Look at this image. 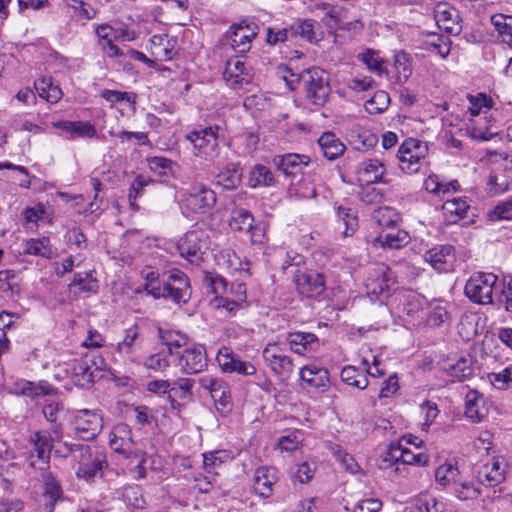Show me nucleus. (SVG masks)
I'll return each instance as SVG.
<instances>
[{"label":"nucleus","instance_id":"obj_40","mask_svg":"<svg viewBox=\"0 0 512 512\" xmlns=\"http://www.w3.org/2000/svg\"><path fill=\"white\" fill-rule=\"evenodd\" d=\"M512 180L505 170H493L490 172L487 180L489 192L493 195H500L510 189Z\"/></svg>","mask_w":512,"mask_h":512},{"label":"nucleus","instance_id":"obj_54","mask_svg":"<svg viewBox=\"0 0 512 512\" xmlns=\"http://www.w3.org/2000/svg\"><path fill=\"white\" fill-rule=\"evenodd\" d=\"M390 103L389 94L384 90H378L365 102V109L369 114H379L385 111Z\"/></svg>","mask_w":512,"mask_h":512},{"label":"nucleus","instance_id":"obj_34","mask_svg":"<svg viewBox=\"0 0 512 512\" xmlns=\"http://www.w3.org/2000/svg\"><path fill=\"white\" fill-rule=\"evenodd\" d=\"M248 184L251 188L273 187L277 185V180L269 167L256 164L250 170Z\"/></svg>","mask_w":512,"mask_h":512},{"label":"nucleus","instance_id":"obj_30","mask_svg":"<svg viewBox=\"0 0 512 512\" xmlns=\"http://www.w3.org/2000/svg\"><path fill=\"white\" fill-rule=\"evenodd\" d=\"M29 442L33 445V451L36 452L37 458L47 463L51 456L53 448V438L48 431H35L30 435Z\"/></svg>","mask_w":512,"mask_h":512},{"label":"nucleus","instance_id":"obj_42","mask_svg":"<svg viewBox=\"0 0 512 512\" xmlns=\"http://www.w3.org/2000/svg\"><path fill=\"white\" fill-rule=\"evenodd\" d=\"M357 59L363 63L369 71L379 76H381L386 71L385 61L380 56L378 51L365 49L363 52L357 55Z\"/></svg>","mask_w":512,"mask_h":512},{"label":"nucleus","instance_id":"obj_33","mask_svg":"<svg viewBox=\"0 0 512 512\" xmlns=\"http://www.w3.org/2000/svg\"><path fill=\"white\" fill-rule=\"evenodd\" d=\"M451 40L449 37L431 33L422 42V48L432 54L440 56L445 59L451 51Z\"/></svg>","mask_w":512,"mask_h":512},{"label":"nucleus","instance_id":"obj_12","mask_svg":"<svg viewBox=\"0 0 512 512\" xmlns=\"http://www.w3.org/2000/svg\"><path fill=\"white\" fill-rule=\"evenodd\" d=\"M205 242L202 233L197 230L188 231L177 243L180 256L192 265H199L203 260Z\"/></svg>","mask_w":512,"mask_h":512},{"label":"nucleus","instance_id":"obj_9","mask_svg":"<svg viewBox=\"0 0 512 512\" xmlns=\"http://www.w3.org/2000/svg\"><path fill=\"white\" fill-rule=\"evenodd\" d=\"M73 426L78 437L92 440L103 428L102 414L99 410H79L74 416Z\"/></svg>","mask_w":512,"mask_h":512},{"label":"nucleus","instance_id":"obj_7","mask_svg":"<svg viewBox=\"0 0 512 512\" xmlns=\"http://www.w3.org/2000/svg\"><path fill=\"white\" fill-rule=\"evenodd\" d=\"M293 283L297 293L308 299H319L326 290V277L323 273L308 269H296Z\"/></svg>","mask_w":512,"mask_h":512},{"label":"nucleus","instance_id":"obj_10","mask_svg":"<svg viewBox=\"0 0 512 512\" xmlns=\"http://www.w3.org/2000/svg\"><path fill=\"white\" fill-rule=\"evenodd\" d=\"M272 164L285 178L292 181L298 174H303L304 170L312 165V162L306 154L286 153L273 156Z\"/></svg>","mask_w":512,"mask_h":512},{"label":"nucleus","instance_id":"obj_49","mask_svg":"<svg viewBox=\"0 0 512 512\" xmlns=\"http://www.w3.org/2000/svg\"><path fill=\"white\" fill-rule=\"evenodd\" d=\"M334 210L338 220L345 226L344 234H353L358 227V219L352 208L335 203Z\"/></svg>","mask_w":512,"mask_h":512},{"label":"nucleus","instance_id":"obj_60","mask_svg":"<svg viewBox=\"0 0 512 512\" xmlns=\"http://www.w3.org/2000/svg\"><path fill=\"white\" fill-rule=\"evenodd\" d=\"M489 380L491 384L499 390L509 388L512 383V368L506 367L498 373H491Z\"/></svg>","mask_w":512,"mask_h":512},{"label":"nucleus","instance_id":"obj_56","mask_svg":"<svg viewBox=\"0 0 512 512\" xmlns=\"http://www.w3.org/2000/svg\"><path fill=\"white\" fill-rule=\"evenodd\" d=\"M405 451V446H403L401 441L392 442L389 444L387 451L382 456V462L389 463V465H396L395 470L399 471V464H401L403 460V455Z\"/></svg>","mask_w":512,"mask_h":512},{"label":"nucleus","instance_id":"obj_43","mask_svg":"<svg viewBox=\"0 0 512 512\" xmlns=\"http://www.w3.org/2000/svg\"><path fill=\"white\" fill-rule=\"evenodd\" d=\"M159 336L162 343L167 346L170 355L178 354L175 349H179L188 343L187 335L173 330H162L159 329Z\"/></svg>","mask_w":512,"mask_h":512},{"label":"nucleus","instance_id":"obj_14","mask_svg":"<svg viewBox=\"0 0 512 512\" xmlns=\"http://www.w3.org/2000/svg\"><path fill=\"white\" fill-rule=\"evenodd\" d=\"M109 445L115 452L124 455L126 458L134 455L140 457L139 452L132 450L134 441L132 438L131 428L124 423L117 424L114 426L110 433Z\"/></svg>","mask_w":512,"mask_h":512},{"label":"nucleus","instance_id":"obj_4","mask_svg":"<svg viewBox=\"0 0 512 512\" xmlns=\"http://www.w3.org/2000/svg\"><path fill=\"white\" fill-rule=\"evenodd\" d=\"M427 153V143L415 138L406 139L397 152L400 169L407 174L419 172L427 164Z\"/></svg>","mask_w":512,"mask_h":512},{"label":"nucleus","instance_id":"obj_37","mask_svg":"<svg viewBox=\"0 0 512 512\" xmlns=\"http://www.w3.org/2000/svg\"><path fill=\"white\" fill-rule=\"evenodd\" d=\"M490 23L501 41L512 48V15L497 13L490 17Z\"/></svg>","mask_w":512,"mask_h":512},{"label":"nucleus","instance_id":"obj_61","mask_svg":"<svg viewBox=\"0 0 512 512\" xmlns=\"http://www.w3.org/2000/svg\"><path fill=\"white\" fill-rule=\"evenodd\" d=\"M242 181V168L240 164L226 165V190L235 189Z\"/></svg>","mask_w":512,"mask_h":512},{"label":"nucleus","instance_id":"obj_35","mask_svg":"<svg viewBox=\"0 0 512 512\" xmlns=\"http://www.w3.org/2000/svg\"><path fill=\"white\" fill-rule=\"evenodd\" d=\"M392 271L388 267H379L375 270V279L369 278L366 282L368 293L382 295L389 291Z\"/></svg>","mask_w":512,"mask_h":512},{"label":"nucleus","instance_id":"obj_2","mask_svg":"<svg viewBox=\"0 0 512 512\" xmlns=\"http://www.w3.org/2000/svg\"><path fill=\"white\" fill-rule=\"evenodd\" d=\"M65 446L78 461V477L92 481L95 477L102 475L103 467L107 464L105 454L84 444H65Z\"/></svg>","mask_w":512,"mask_h":512},{"label":"nucleus","instance_id":"obj_50","mask_svg":"<svg viewBox=\"0 0 512 512\" xmlns=\"http://www.w3.org/2000/svg\"><path fill=\"white\" fill-rule=\"evenodd\" d=\"M63 409V403L58 400H46L43 405V416L48 422L54 424V427L52 429L54 434H57L59 432L60 424H58V420Z\"/></svg>","mask_w":512,"mask_h":512},{"label":"nucleus","instance_id":"obj_1","mask_svg":"<svg viewBox=\"0 0 512 512\" xmlns=\"http://www.w3.org/2000/svg\"><path fill=\"white\" fill-rule=\"evenodd\" d=\"M275 76L283 80L290 91L302 84L305 97L313 105L323 106L331 92L327 73L318 67L296 73L288 65L279 64L275 68Z\"/></svg>","mask_w":512,"mask_h":512},{"label":"nucleus","instance_id":"obj_11","mask_svg":"<svg viewBox=\"0 0 512 512\" xmlns=\"http://www.w3.org/2000/svg\"><path fill=\"white\" fill-rule=\"evenodd\" d=\"M231 48L240 54L248 52L251 48V41L257 36V25L241 21L230 26L226 32Z\"/></svg>","mask_w":512,"mask_h":512},{"label":"nucleus","instance_id":"obj_13","mask_svg":"<svg viewBox=\"0 0 512 512\" xmlns=\"http://www.w3.org/2000/svg\"><path fill=\"white\" fill-rule=\"evenodd\" d=\"M424 259L438 272H451L454 269L455 249L452 245H435L427 250Z\"/></svg>","mask_w":512,"mask_h":512},{"label":"nucleus","instance_id":"obj_3","mask_svg":"<svg viewBox=\"0 0 512 512\" xmlns=\"http://www.w3.org/2000/svg\"><path fill=\"white\" fill-rule=\"evenodd\" d=\"M498 277L493 273H474L466 282L464 292L473 303L486 305L493 302V294L498 291Z\"/></svg>","mask_w":512,"mask_h":512},{"label":"nucleus","instance_id":"obj_41","mask_svg":"<svg viewBox=\"0 0 512 512\" xmlns=\"http://www.w3.org/2000/svg\"><path fill=\"white\" fill-rule=\"evenodd\" d=\"M191 297L190 283L181 282L177 285L164 283V299H171L176 304H185Z\"/></svg>","mask_w":512,"mask_h":512},{"label":"nucleus","instance_id":"obj_52","mask_svg":"<svg viewBox=\"0 0 512 512\" xmlns=\"http://www.w3.org/2000/svg\"><path fill=\"white\" fill-rule=\"evenodd\" d=\"M373 218L380 228L383 230L387 229L388 231L396 228L399 220L398 214L389 207H382L376 210Z\"/></svg>","mask_w":512,"mask_h":512},{"label":"nucleus","instance_id":"obj_58","mask_svg":"<svg viewBox=\"0 0 512 512\" xmlns=\"http://www.w3.org/2000/svg\"><path fill=\"white\" fill-rule=\"evenodd\" d=\"M291 35L290 27L281 28L277 25L269 26L266 28L265 41L270 46H275L279 43H284L288 40Z\"/></svg>","mask_w":512,"mask_h":512},{"label":"nucleus","instance_id":"obj_44","mask_svg":"<svg viewBox=\"0 0 512 512\" xmlns=\"http://www.w3.org/2000/svg\"><path fill=\"white\" fill-rule=\"evenodd\" d=\"M141 343L139 328L132 325L125 330L124 339L117 344V351L122 355L133 353Z\"/></svg>","mask_w":512,"mask_h":512},{"label":"nucleus","instance_id":"obj_22","mask_svg":"<svg viewBox=\"0 0 512 512\" xmlns=\"http://www.w3.org/2000/svg\"><path fill=\"white\" fill-rule=\"evenodd\" d=\"M277 481L276 470L273 467H259L253 477V490L261 498H269L273 493V485Z\"/></svg>","mask_w":512,"mask_h":512},{"label":"nucleus","instance_id":"obj_39","mask_svg":"<svg viewBox=\"0 0 512 512\" xmlns=\"http://www.w3.org/2000/svg\"><path fill=\"white\" fill-rule=\"evenodd\" d=\"M200 384L204 389H207L210 392L217 410L222 412L224 409V390H222L223 381L210 375H205L200 379Z\"/></svg>","mask_w":512,"mask_h":512},{"label":"nucleus","instance_id":"obj_59","mask_svg":"<svg viewBox=\"0 0 512 512\" xmlns=\"http://www.w3.org/2000/svg\"><path fill=\"white\" fill-rule=\"evenodd\" d=\"M488 218L491 221L512 220V196L499 202L493 210L489 211Z\"/></svg>","mask_w":512,"mask_h":512},{"label":"nucleus","instance_id":"obj_38","mask_svg":"<svg viewBox=\"0 0 512 512\" xmlns=\"http://www.w3.org/2000/svg\"><path fill=\"white\" fill-rule=\"evenodd\" d=\"M317 27H319V24L313 19L297 20L290 25L291 36L300 37L310 43L316 42L315 30Z\"/></svg>","mask_w":512,"mask_h":512},{"label":"nucleus","instance_id":"obj_26","mask_svg":"<svg viewBox=\"0 0 512 512\" xmlns=\"http://www.w3.org/2000/svg\"><path fill=\"white\" fill-rule=\"evenodd\" d=\"M467 419L473 423H479L486 415L483 396L476 390H469L465 397V411Z\"/></svg>","mask_w":512,"mask_h":512},{"label":"nucleus","instance_id":"obj_5","mask_svg":"<svg viewBox=\"0 0 512 512\" xmlns=\"http://www.w3.org/2000/svg\"><path fill=\"white\" fill-rule=\"evenodd\" d=\"M104 367L105 362L100 355L86 354L71 364V380L76 386L86 388L95 378L101 377Z\"/></svg>","mask_w":512,"mask_h":512},{"label":"nucleus","instance_id":"obj_28","mask_svg":"<svg viewBox=\"0 0 512 512\" xmlns=\"http://www.w3.org/2000/svg\"><path fill=\"white\" fill-rule=\"evenodd\" d=\"M462 472L456 460H447L436 468L434 472L435 481L441 487L451 489Z\"/></svg>","mask_w":512,"mask_h":512},{"label":"nucleus","instance_id":"obj_48","mask_svg":"<svg viewBox=\"0 0 512 512\" xmlns=\"http://www.w3.org/2000/svg\"><path fill=\"white\" fill-rule=\"evenodd\" d=\"M235 372L240 375H254L256 373L255 366L248 362L241 360L233 352L226 353V373Z\"/></svg>","mask_w":512,"mask_h":512},{"label":"nucleus","instance_id":"obj_6","mask_svg":"<svg viewBox=\"0 0 512 512\" xmlns=\"http://www.w3.org/2000/svg\"><path fill=\"white\" fill-rule=\"evenodd\" d=\"M262 357L278 380L285 382L291 378L294 371L293 360L277 342H269L262 351Z\"/></svg>","mask_w":512,"mask_h":512},{"label":"nucleus","instance_id":"obj_47","mask_svg":"<svg viewBox=\"0 0 512 512\" xmlns=\"http://www.w3.org/2000/svg\"><path fill=\"white\" fill-rule=\"evenodd\" d=\"M254 222L252 214L245 209H236L231 212L229 227L232 231L245 233L247 229H251Z\"/></svg>","mask_w":512,"mask_h":512},{"label":"nucleus","instance_id":"obj_46","mask_svg":"<svg viewBox=\"0 0 512 512\" xmlns=\"http://www.w3.org/2000/svg\"><path fill=\"white\" fill-rule=\"evenodd\" d=\"M35 89L41 98L50 103L57 102L62 96L61 89L57 85L53 84L50 77H43L39 81L35 82Z\"/></svg>","mask_w":512,"mask_h":512},{"label":"nucleus","instance_id":"obj_64","mask_svg":"<svg viewBox=\"0 0 512 512\" xmlns=\"http://www.w3.org/2000/svg\"><path fill=\"white\" fill-rule=\"evenodd\" d=\"M399 381L396 374L390 375L383 381L379 392V398H390L399 390Z\"/></svg>","mask_w":512,"mask_h":512},{"label":"nucleus","instance_id":"obj_62","mask_svg":"<svg viewBox=\"0 0 512 512\" xmlns=\"http://www.w3.org/2000/svg\"><path fill=\"white\" fill-rule=\"evenodd\" d=\"M430 458L425 453H413L411 450L405 447L402 465H413L418 467H425L429 464Z\"/></svg>","mask_w":512,"mask_h":512},{"label":"nucleus","instance_id":"obj_20","mask_svg":"<svg viewBox=\"0 0 512 512\" xmlns=\"http://www.w3.org/2000/svg\"><path fill=\"white\" fill-rule=\"evenodd\" d=\"M355 173L361 185H371L382 181L385 168L378 159H365L357 165Z\"/></svg>","mask_w":512,"mask_h":512},{"label":"nucleus","instance_id":"obj_29","mask_svg":"<svg viewBox=\"0 0 512 512\" xmlns=\"http://www.w3.org/2000/svg\"><path fill=\"white\" fill-rule=\"evenodd\" d=\"M23 253L52 259L57 255V250L52 246L48 237H41L26 240L23 244Z\"/></svg>","mask_w":512,"mask_h":512},{"label":"nucleus","instance_id":"obj_55","mask_svg":"<svg viewBox=\"0 0 512 512\" xmlns=\"http://www.w3.org/2000/svg\"><path fill=\"white\" fill-rule=\"evenodd\" d=\"M78 287L80 292H95L98 288L97 280L90 272H79L73 277L69 288Z\"/></svg>","mask_w":512,"mask_h":512},{"label":"nucleus","instance_id":"obj_25","mask_svg":"<svg viewBox=\"0 0 512 512\" xmlns=\"http://www.w3.org/2000/svg\"><path fill=\"white\" fill-rule=\"evenodd\" d=\"M150 45L152 55L158 60H171L177 55L176 39L168 35H153Z\"/></svg>","mask_w":512,"mask_h":512},{"label":"nucleus","instance_id":"obj_16","mask_svg":"<svg viewBox=\"0 0 512 512\" xmlns=\"http://www.w3.org/2000/svg\"><path fill=\"white\" fill-rule=\"evenodd\" d=\"M472 207L465 197L447 199L442 205V214L447 225L456 224L461 220L474 216Z\"/></svg>","mask_w":512,"mask_h":512},{"label":"nucleus","instance_id":"obj_45","mask_svg":"<svg viewBox=\"0 0 512 512\" xmlns=\"http://www.w3.org/2000/svg\"><path fill=\"white\" fill-rule=\"evenodd\" d=\"M340 377L345 384L356 387L360 390L366 389L369 384L367 376L351 365L342 368Z\"/></svg>","mask_w":512,"mask_h":512},{"label":"nucleus","instance_id":"obj_27","mask_svg":"<svg viewBox=\"0 0 512 512\" xmlns=\"http://www.w3.org/2000/svg\"><path fill=\"white\" fill-rule=\"evenodd\" d=\"M205 289L208 304L212 309L218 310L224 307L222 294L224 292V278L222 276L214 277L207 274L205 277Z\"/></svg>","mask_w":512,"mask_h":512},{"label":"nucleus","instance_id":"obj_21","mask_svg":"<svg viewBox=\"0 0 512 512\" xmlns=\"http://www.w3.org/2000/svg\"><path fill=\"white\" fill-rule=\"evenodd\" d=\"M286 341L291 351L299 355L315 352L319 347L318 337L311 332H289L287 333Z\"/></svg>","mask_w":512,"mask_h":512},{"label":"nucleus","instance_id":"obj_24","mask_svg":"<svg viewBox=\"0 0 512 512\" xmlns=\"http://www.w3.org/2000/svg\"><path fill=\"white\" fill-rule=\"evenodd\" d=\"M300 379L307 386L326 390L329 386V374L326 368L316 364H309L300 369Z\"/></svg>","mask_w":512,"mask_h":512},{"label":"nucleus","instance_id":"obj_32","mask_svg":"<svg viewBox=\"0 0 512 512\" xmlns=\"http://www.w3.org/2000/svg\"><path fill=\"white\" fill-rule=\"evenodd\" d=\"M318 144L322 155L330 161L337 159L346 149L345 145L331 132L323 133L318 139Z\"/></svg>","mask_w":512,"mask_h":512},{"label":"nucleus","instance_id":"obj_18","mask_svg":"<svg viewBox=\"0 0 512 512\" xmlns=\"http://www.w3.org/2000/svg\"><path fill=\"white\" fill-rule=\"evenodd\" d=\"M178 365L186 374L201 372L207 365L204 348L202 346L186 348L180 354Z\"/></svg>","mask_w":512,"mask_h":512},{"label":"nucleus","instance_id":"obj_53","mask_svg":"<svg viewBox=\"0 0 512 512\" xmlns=\"http://www.w3.org/2000/svg\"><path fill=\"white\" fill-rule=\"evenodd\" d=\"M458 186L457 181L449 182V183H443L439 180V177L435 174L430 175L425 181H424V187L427 192L431 194H448L451 191H456Z\"/></svg>","mask_w":512,"mask_h":512},{"label":"nucleus","instance_id":"obj_23","mask_svg":"<svg viewBox=\"0 0 512 512\" xmlns=\"http://www.w3.org/2000/svg\"><path fill=\"white\" fill-rule=\"evenodd\" d=\"M442 370L454 381L463 382L474 374L471 357L462 356L457 360L447 359L442 363Z\"/></svg>","mask_w":512,"mask_h":512},{"label":"nucleus","instance_id":"obj_36","mask_svg":"<svg viewBox=\"0 0 512 512\" xmlns=\"http://www.w3.org/2000/svg\"><path fill=\"white\" fill-rule=\"evenodd\" d=\"M377 240L384 248L399 249L409 243L410 236L405 230L394 228L390 231L383 230Z\"/></svg>","mask_w":512,"mask_h":512},{"label":"nucleus","instance_id":"obj_15","mask_svg":"<svg viewBox=\"0 0 512 512\" xmlns=\"http://www.w3.org/2000/svg\"><path fill=\"white\" fill-rule=\"evenodd\" d=\"M507 462L503 456H496L481 467L478 472L480 483L489 487L501 484L506 479Z\"/></svg>","mask_w":512,"mask_h":512},{"label":"nucleus","instance_id":"obj_57","mask_svg":"<svg viewBox=\"0 0 512 512\" xmlns=\"http://www.w3.org/2000/svg\"><path fill=\"white\" fill-rule=\"evenodd\" d=\"M301 442L302 433L299 430H293L278 439L277 447L282 452H294L299 449Z\"/></svg>","mask_w":512,"mask_h":512},{"label":"nucleus","instance_id":"obj_31","mask_svg":"<svg viewBox=\"0 0 512 512\" xmlns=\"http://www.w3.org/2000/svg\"><path fill=\"white\" fill-rule=\"evenodd\" d=\"M451 490L459 500L463 501L477 499L481 494L478 485L464 471L451 487Z\"/></svg>","mask_w":512,"mask_h":512},{"label":"nucleus","instance_id":"obj_17","mask_svg":"<svg viewBox=\"0 0 512 512\" xmlns=\"http://www.w3.org/2000/svg\"><path fill=\"white\" fill-rule=\"evenodd\" d=\"M434 18L439 28L447 33L457 35L461 32V18L456 8L445 3L438 4L434 9Z\"/></svg>","mask_w":512,"mask_h":512},{"label":"nucleus","instance_id":"obj_51","mask_svg":"<svg viewBox=\"0 0 512 512\" xmlns=\"http://www.w3.org/2000/svg\"><path fill=\"white\" fill-rule=\"evenodd\" d=\"M244 69L245 63L241 57H235L227 60L226 75L229 74V77L226 76V83L231 82L233 85H242L244 81L247 83V81L242 77Z\"/></svg>","mask_w":512,"mask_h":512},{"label":"nucleus","instance_id":"obj_19","mask_svg":"<svg viewBox=\"0 0 512 512\" xmlns=\"http://www.w3.org/2000/svg\"><path fill=\"white\" fill-rule=\"evenodd\" d=\"M183 205L193 213L203 212L211 207L215 201L214 191L206 188H193L183 195Z\"/></svg>","mask_w":512,"mask_h":512},{"label":"nucleus","instance_id":"obj_63","mask_svg":"<svg viewBox=\"0 0 512 512\" xmlns=\"http://www.w3.org/2000/svg\"><path fill=\"white\" fill-rule=\"evenodd\" d=\"M97 134L95 127L89 122L73 121L71 139L75 137L93 138Z\"/></svg>","mask_w":512,"mask_h":512},{"label":"nucleus","instance_id":"obj_8","mask_svg":"<svg viewBox=\"0 0 512 512\" xmlns=\"http://www.w3.org/2000/svg\"><path fill=\"white\" fill-rule=\"evenodd\" d=\"M185 137L193 145L194 155L205 159L218 155L217 135L212 127L190 131Z\"/></svg>","mask_w":512,"mask_h":512}]
</instances>
